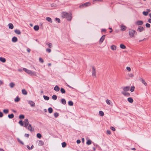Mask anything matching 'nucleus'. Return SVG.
Segmentation results:
<instances>
[{
	"label": "nucleus",
	"mask_w": 151,
	"mask_h": 151,
	"mask_svg": "<svg viewBox=\"0 0 151 151\" xmlns=\"http://www.w3.org/2000/svg\"><path fill=\"white\" fill-rule=\"evenodd\" d=\"M23 122L24 124V127L26 128L28 130L31 132L34 131V129L32 127L31 125L29 123V121L28 119H25Z\"/></svg>",
	"instance_id": "1"
},
{
	"label": "nucleus",
	"mask_w": 151,
	"mask_h": 151,
	"mask_svg": "<svg viewBox=\"0 0 151 151\" xmlns=\"http://www.w3.org/2000/svg\"><path fill=\"white\" fill-rule=\"evenodd\" d=\"M62 17L63 18H66L67 20L70 21L72 18V15L71 14H69L67 13L64 12L62 14Z\"/></svg>",
	"instance_id": "2"
},
{
	"label": "nucleus",
	"mask_w": 151,
	"mask_h": 151,
	"mask_svg": "<svg viewBox=\"0 0 151 151\" xmlns=\"http://www.w3.org/2000/svg\"><path fill=\"white\" fill-rule=\"evenodd\" d=\"M129 37L132 38L134 37L135 36L137 35V33L136 31L130 29L129 31Z\"/></svg>",
	"instance_id": "3"
},
{
	"label": "nucleus",
	"mask_w": 151,
	"mask_h": 151,
	"mask_svg": "<svg viewBox=\"0 0 151 151\" xmlns=\"http://www.w3.org/2000/svg\"><path fill=\"white\" fill-rule=\"evenodd\" d=\"M92 68V75L93 78H96V68L94 66H91Z\"/></svg>",
	"instance_id": "4"
},
{
	"label": "nucleus",
	"mask_w": 151,
	"mask_h": 151,
	"mask_svg": "<svg viewBox=\"0 0 151 151\" xmlns=\"http://www.w3.org/2000/svg\"><path fill=\"white\" fill-rule=\"evenodd\" d=\"M91 5V3L90 2H87L82 4L79 6L80 8H83L85 7L89 6Z\"/></svg>",
	"instance_id": "5"
},
{
	"label": "nucleus",
	"mask_w": 151,
	"mask_h": 151,
	"mask_svg": "<svg viewBox=\"0 0 151 151\" xmlns=\"http://www.w3.org/2000/svg\"><path fill=\"white\" fill-rule=\"evenodd\" d=\"M23 70L27 73L31 75H35L34 73L31 70H28L26 68H23Z\"/></svg>",
	"instance_id": "6"
},
{
	"label": "nucleus",
	"mask_w": 151,
	"mask_h": 151,
	"mask_svg": "<svg viewBox=\"0 0 151 151\" xmlns=\"http://www.w3.org/2000/svg\"><path fill=\"white\" fill-rule=\"evenodd\" d=\"M139 80L145 86H147V83L146 82L145 80L142 78H139Z\"/></svg>",
	"instance_id": "7"
},
{
	"label": "nucleus",
	"mask_w": 151,
	"mask_h": 151,
	"mask_svg": "<svg viewBox=\"0 0 151 151\" xmlns=\"http://www.w3.org/2000/svg\"><path fill=\"white\" fill-rule=\"evenodd\" d=\"M130 89V87L129 86H127L125 87H124L123 89V91H126L127 92L128 91H129Z\"/></svg>",
	"instance_id": "8"
},
{
	"label": "nucleus",
	"mask_w": 151,
	"mask_h": 151,
	"mask_svg": "<svg viewBox=\"0 0 151 151\" xmlns=\"http://www.w3.org/2000/svg\"><path fill=\"white\" fill-rule=\"evenodd\" d=\"M105 35H103L101 37V38H100V40H99L100 43L101 44V43H102L103 42L104 40L105 39Z\"/></svg>",
	"instance_id": "9"
},
{
	"label": "nucleus",
	"mask_w": 151,
	"mask_h": 151,
	"mask_svg": "<svg viewBox=\"0 0 151 151\" xmlns=\"http://www.w3.org/2000/svg\"><path fill=\"white\" fill-rule=\"evenodd\" d=\"M28 103L30 104L32 107H34L35 106V103L32 101H28Z\"/></svg>",
	"instance_id": "10"
},
{
	"label": "nucleus",
	"mask_w": 151,
	"mask_h": 151,
	"mask_svg": "<svg viewBox=\"0 0 151 151\" xmlns=\"http://www.w3.org/2000/svg\"><path fill=\"white\" fill-rule=\"evenodd\" d=\"M136 23V24L138 25H141L143 24V22L142 21L138 20L137 21Z\"/></svg>",
	"instance_id": "11"
},
{
	"label": "nucleus",
	"mask_w": 151,
	"mask_h": 151,
	"mask_svg": "<svg viewBox=\"0 0 151 151\" xmlns=\"http://www.w3.org/2000/svg\"><path fill=\"white\" fill-rule=\"evenodd\" d=\"M120 28L121 30L122 31H124L126 30L127 27L125 26L122 25L120 26Z\"/></svg>",
	"instance_id": "12"
},
{
	"label": "nucleus",
	"mask_w": 151,
	"mask_h": 151,
	"mask_svg": "<svg viewBox=\"0 0 151 151\" xmlns=\"http://www.w3.org/2000/svg\"><path fill=\"white\" fill-rule=\"evenodd\" d=\"M17 40V38L15 37H13L12 39V41L13 42H16Z\"/></svg>",
	"instance_id": "13"
},
{
	"label": "nucleus",
	"mask_w": 151,
	"mask_h": 151,
	"mask_svg": "<svg viewBox=\"0 0 151 151\" xmlns=\"http://www.w3.org/2000/svg\"><path fill=\"white\" fill-rule=\"evenodd\" d=\"M60 88L58 86H56L54 88V90L56 91H58L60 90Z\"/></svg>",
	"instance_id": "14"
},
{
	"label": "nucleus",
	"mask_w": 151,
	"mask_h": 151,
	"mask_svg": "<svg viewBox=\"0 0 151 151\" xmlns=\"http://www.w3.org/2000/svg\"><path fill=\"white\" fill-rule=\"evenodd\" d=\"M127 100L130 103H132L133 102V100L131 97H129L127 99Z\"/></svg>",
	"instance_id": "15"
},
{
	"label": "nucleus",
	"mask_w": 151,
	"mask_h": 151,
	"mask_svg": "<svg viewBox=\"0 0 151 151\" xmlns=\"http://www.w3.org/2000/svg\"><path fill=\"white\" fill-rule=\"evenodd\" d=\"M0 61L3 63H5L6 61V59L2 57H0Z\"/></svg>",
	"instance_id": "16"
},
{
	"label": "nucleus",
	"mask_w": 151,
	"mask_h": 151,
	"mask_svg": "<svg viewBox=\"0 0 151 151\" xmlns=\"http://www.w3.org/2000/svg\"><path fill=\"white\" fill-rule=\"evenodd\" d=\"M137 30H138L139 32H141L144 30V29L143 27L139 26L138 27Z\"/></svg>",
	"instance_id": "17"
},
{
	"label": "nucleus",
	"mask_w": 151,
	"mask_h": 151,
	"mask_svg": "<svg viewBox=\"0 0 151 151\" xmlns=\"http://www.w3.org/2000/svg\"><path fill=\"white\" fill-rule=\"evenodd\" d=\"M22 93L24 95H26L27 94V92L25 89H23L22 90Z\"/></svg>",
	"instance_id": "18"
},
{
	"label": "nucleus",
	"mask_w": 151,
	"mask_h": 151,
	"mask_svg": "<svg viewBox=\"0 0 151 151\" xmlns=\"http://www.w3.org/2000/svg\"><path fill=\"white\" fill-rule=\"evenodd\" d=\"M46 19L48 21V22H49L50 23L52 22V20L49 17H47L46 18Z\"/></svg>",
	"instance_id": "19"
},
{
	"label": "nucleus",
	"mask_w": 151,
	"mask_h": 151,
	"mask_svg": "<svg viewBox=\"0 0 151 151\" xmlns=\"http://www.w3.org/2000/svg\"><path fill=\"white\" fill-rule=\"evenodd\" d=\"M9 26V29H13L14 28V26L13 24L12 23H9L8 24Z\"/></svg>",
	"instance_id": "20"
},
{
	"label": "nucleus",
	"mask_w": 151,
	"mask_h": 151,
	"mask_svg": "<svg viewBox=\"0 0 151 151\" xmlns=\"http://www.w3.org/2000/svg\"><path fill=\"white\" fill-rule=\"evenodd\" d=\"M39 27L38 25H35L34 27V29L35 31H37L39 29Z\"/></svg>",
	"instance_id": "21"
},
{
	"label": "nucleus",
	"mask_w": 151,
	"mask_h": 151,
	"mask_svg": "<svg viewBox=\"0 0 151 151\" xmlns=\"http://www.w3.org/2000/svg\"><path fill=\"white\" fill-rule=\"evenodd\" d=\"M18 35H20L21 33V32L19 30L16 29L14 31Z\"/></svg>",
	"instance_id": "22"
},
{
	"label": "nucleus",
	"mask_w": 151,
	"mask_h": 151,
	"mask_svg": "<svg viewBox=\"0 0 151 151\" xmlns=\"http://www.w3.org/2000/svg\"><path fill=\"white\" fill-rule=\"evenodd\" d=\"M61 102L63 104H66V102L65 99H62L61 100Z\"/></svg>",
	"instance_id": "23"
},
{
	"label": "nucleus",
	"mask_w": 151,
	"mask_h": 151,
	"mask_svg": "<svg viewBox=\"0 0 151 151\" xmlns=\"http://www.w3.org/2000/svg\"><path fill=\"white\" fill-rule=\"evenodd\" d=\"M111 49L113 50H115L116 49V47L115 45H113L111 46Z\"/></svg>",
	"instance_id": "24"
},
{
	"label": "nucleus",
	"mask_w": 151,
	"mask_h": 151,
	"mask_svg": "<svg viewBox=\"0 0 151 151\" xmlns=\"http://www.w3.org/2000/svg\"><path fill=\"white\" fill-rule=\"evenodd\" d=\"M44 145L43 142L42 140H40L39 142L38 145L39 146H42Z\"/></svg>",
	"instance_id": "25"
},
{
	"label": "nucleus",
	"mask_w": 151,
	"mask_h": 151,
	"mask_svg": "<svg viewBox=\"0 0 151 151\" xmlns=\"http://www.w3.org/2000/svg\"><path fill=\"white\" fill-rule=\"evenodd\" d=\"M15 85V84L13 82L10 83L9 84V86L11 88H13L14 86Z\"/></svg>",
	"instance_id": "26"
},
{
	"label": "nucleus",
	"mask_w": 151,
	"mask_h": 151,
	"mask_svg": "<svg viewBox=\"0 0 151 151\" xmlns=\"http://www.w3.org/2000/svg\"><path fill=\"white\" fill-rule=\"evenodd\" d=\"M120 48L122 49H125L126 48L125 46L123 44H120Z\"/></svg>",
	"instance_id": "27"
},
{
	"label": "nucleus",
	"mask_w": 151,
	"mask_h": 151,
	"mask_svg": "<svg viewBox=\"0 0 151 151\" xmlns=\"http://www.w3.org/2000/svg\"><path fill=\"white\" fill-rule=\"evenodd\" d=\"M8 117L10 119H12L14 117V115L13 114H9Z\"/></svg>",
	"instance_id": "28"
},
{
	"label": "nucleus",
	"mask_w": 151,
	"mask_h": 151,
	"mask_svg": "<svg viewBox=\"0 0 151 151\" xmlns=\"http://www.w3.org/2000/svg\"><path fill=\"white\" fill-rule=\"evenodd\" d=\"M92 143V141L90 139L88 140L87 141L86 143L87 145H91Z\"/></svg>",
	"instance_id": "29"
},
{
	"label": "nucleus",
	"mask_w": 151,
	"mask_h": 151,
	"mask_svg": "<svg viewBox=\"0 0 151 151\" xmlns=\"http://www.w3.org/2000/svg\"><path fill=\"white\" fill-rule=\"evenodd\" d=\"M20 98L18 97H17L14 99V101L15 102H18L20 100Z\"/></svg>",
	"instance_id": "30"
},
{
	"label": "nucleus",
	"mask_w": 151,
	"mask_h": 151,
	"mask_svg": "<svg viewBox=\"0 0 151 151\" xmlns=\"http://www.w3.org/2000/svg\"><path fill=\"white\" fill-rule=\"evenodd\" d=\"M48 111L50 113H51L52 112L53 110L51 107H50L48 109Z\"/></svg>",
	"instance_id": "31"
},
{
	"label": "nucleus",
	"mask_w": 151,
	"mask_h": 151,
	"mask_svg": "<svg viewBox=\"0 0 151 151\" xmlns=\"http://www.w3.org/2000/svg\"><path fill=\"white\" fill-rule=\"evenodd\" d=\"M134 88H135L134 86H132L131 87V88L130 89V91L132 92L134 91Z\"/></svg>",
	"instance_id": "32"
},
{
	"label": "nucleus",
	"mask_w": 151,
	"mask_h": 151,
	"mask_svg": "<svg viewBox=\"0 0 151 151\" xmlns=\"http://www.w3.org/2000/svg\"><path fill=\"white\" fill-rule=\"evenodd\" d=\"M60 91L62 93H65V90L63 88H61Z\"/></svg>",
	"instance_id": "33"
},
{
	"label": "nucleus",
	"mask_w": 151,
	"mask_h": 151,
	"mask_svg": "<svg viewBox=\"0 0 151 151\" xmlns=\"http://www.w3.org/2000/svg\"><path fill=\"white\" fill-rule=\"evenodd\" d=\"M127 93H128V92L126 91H122L121 92L122 94L125 96H127Z\"/></svg>",
	"instance_id": "34"
},
{
	"label": "nucleus",
	"mask_w": 151,
	"mask_h": 151,
	"mask_svg": "<svg viewBox=\"0 0 151 151\" xmlns=\"http://www.w3.org/2000/svg\"><path fill=\"white\" fill-rule=\"evenodd\" d=\"M68 105L70 106H73V103L72 101H69L68 102Z\"/></svg>",
	"instance_id": "35"
},
{
	"label": "nucleus",
	"mask_w": 151,
	"mask_h": 151,
	"mask_svg": "<svg viewBox=\"0 0 151 151\" xmlns=\"http://www.w3.org/2000/svg\"><path fill=\"white\" fill-rule=\"evenodd\" d=\"M62 147H65L66 146V143L65 142H64L62 143Z\"/></svg>",
	"instance_id": "36"
},
{
	"label": "nucleus",
	"mask_w": 151,
	"mask_h": 151,
	"mask_svg": "<svg viewBox=\"0 0 151 151\" xmlns=\"http://www.w3.org/2000/svg\"><path fill=\"white\" fill-rule=\"evenodd\" d=\"M99 115L102 116H103L104 115V113L102 111H100L99 112Z\"/></svg>",
	"instance_id": "37"
},
{
	"label": "nucleus",
	"mask_w": 151,
	"mask_h": 151,
	"mask_svg": "<svg viewBox=\"0 0 151 151\" xmlns=\"http://www.w3.org/2000/svg\"><path fill=\"white\" fill-rule=\"evenodd\" d=\"M43 97H44V99H45V100H48L49 99V97H48L47 96H44Z\"/></svg>",
	"instance_id": "38"
},
{
	"label": "nucleus",
	"mask_w": 151,
	"mask_h": 151,
	"mask_svg": "<svg viewBox=\"0 0 151 151\" xmlns=\"http://www.w3.org/2000/svg\"><path fill=\"white\" fill-rule=\"evenodd\" d=\"M111 101L109 99H107L106 100V103L108 105H110L111 104Z\"/></svg>",
	"instance_id": "39"
},
{
	"label": "nucleus",
	"mask_w": 151,
	"mask_h": 151,
	"mask_svg": "<svg viewBox=\"0 0 151 151\" xmlns=\"http://www.w3.org/2000/svg\"><path fill=\"white\" fill-rule=\"evenodd\" d=\"M37 137L39 138H41L42 137V135L40 133H37Z\"/></svg>",
	"instance_id": "40"
},
{
	"label": "nucleus",
	"mask_w": 151,
	"mask_h": 151,
	"mask_svg": "<svg viewBox=\"0 0 151 151\" xmlns=\"http://www.w3.org/2000/svg\"><path fill=\"white\" fill-rule=\"evenodd\" d=\"M52 98L53 99H54V100H56V99H57V97L56 95H53V96H52Z\"/></svg>",
	"instance_id": "41"
},
{
	"label": "nucleus",
	"mask_w": 151,
	"mask_h": 151,
	"mask_svg": "<svg viewBox=\"0 0 151 151\" xmlns=\"http://www.w3.org/2000/svg\"><path fill=\"white\" fill-rule=\"evenodd\" d=\"M143 15H144L145 16H147L148 14V12H145L144 11L143 12Z\"/></svg>",
	"instance_id": "42"
},
{
	"label": "nucleus",
	"mask_w": 151,
	"mask_h": 151,
	"mask_svg": "<svg viewBox=\"0 0 151 151\" xmlns=\"http://www.w3.org/2000/svg\"><path fill=\"white\" fill-rule=\"evenodd\" d=\"M19 124L22 126H23L24 125L23 123L22 120H20L19 122Z\"/></svg>",
	"instance_id": "43"
},
{
	"label": "nucleus",
	"mask_w": 151,
	"mask_h": 151,
	"mask_svg": "<svg viewBox=\"0 0 151 151\" xmlns=\"http://www.w3.org/2000/svg\"><path fill=\"white\" fill-rule=\"evenodd\" d=\"M24 118V116L23 115H20L19 116V118L20 119H23Z\"/></svg>",
	"instance_id": "44"
},
{
	"label": "nucleus",
	"mask_w": 151,
	"mask_h": 151,
	"mask_svg": "<svg viewBox=\"0 0 151 151\" xmlns=\"http://www.w3.org/2000/svg\"><path fill=\"white\" fill-rule=\"evenodd\" d=\"M17 139L18 142H19L20 144H21L22 145L24 144L23 142L22 141H21L19 138H17Z\"/></svg>",
	"instance_id": "45"
},
{
	"label": "nucleus",
	"mask_w": 151,
	"mask_h": 151,
	"mask_svg": "<svg viewBox=\"0 0 151 151\" xmlns=\"http://www.w3.org/2000/svg\"><path fill=\"white\" fill-rule=\"evenodd\" d=\"M8 110L7 109H5L3 110V112L5 114L8 113Z\"/></svg>",
	"instance_id": "46"
},
{
	"label": "nucleus",
	"mask_w": 151,
	"mask_h": 151,
	"mask_svg": "<svg viewBox=\"0 0 151 151\" xmlns=\"http://www.w3.org/2000/svg\"><path fill=\"white\" fill-rule=\"evenodd\" d=\"M39 60L40 62L42 63H43L44 62V60L42 58H40Z\"/></svg>",
	"instance_id": "47"
},
{
	"label": "nucleus",
	"mask_w": 151,
	"mask_h": 151,
	"mask_svg": "<svg viewBox=\"0 0 151 151\" xmlns=\"http://www.w3.org/2000/svg\"><path fill=\"white\" fill-rule=\"evenodd\" d=\"M47 45L49 47L51 48L52 47V44L51 43H49Z\"/></svg>",
	"instance_id": "48"
},
{
	"label": "nucleus",
	"mask_w": 151,
	"mask_h": 151,
	"mask_svg": "<svg viewBox=\"0 0 151 151\" xmlns=\"http://www.w3.org/2000/svg\"><path fill=\"white\" fill-rule=\"evenodd\" d=\"M54 116L56 117H57L59 115L57 113H55L54 114Z\"/></svg>",
	"instance_id": "49"
},
{
	"label": "nucleus",
	"mask_w": 151,
	"mask_h": 151,
	"mask_svg": "<svg viewBox=\"0 0 151 151\" xmlns=\"http://www.w3.org/2000/svg\"><path fill=\"white\" fill-rule=\"evenodd\" d=\"M57 22H58L59 23H60V20L59 18H55Z\"/></svg>",
	"instance_id": "50"
},
{
	"label": "nucleus",
	"mask_w": 151,
	"mask_h": 151,
	"mask_svg": "<svg viewBox=\"0 0 151 151\" xmlns=\"http://www.w3.org/2000/svg\"><path fill=\"white\" fill-rule=\"evenodd\" d=\"M145 26L148 28L150 27V25L149 23H146L145 24Z\"/></svg>",
	"instance_id": "51"
},
{
	"label": "nucleus",
	"mask_w": 151,
	"mask_h": 151,
	"mask_svg": "<svg viewBox=\"0 0 151 151\" xmlns=\"http://www.w3.org/2000/svg\"><path fill=\"white\" fill-rule=\"evenodd\" d=\"M110 128L113 131H115V129L114 127H111Z\"/></svg>",
	"instance_id": "52"
},
{
	"label": "nucleus",
	"mask_w": 151,
	"mask_h": 151,
	"mask_svg": "<svg viewBox=\"0 0 151 151\" xmlns=\"http://www.w3.org/2000/svg\"><path fill=\"white\" fill-rule=\"evenodd\" d=\"M126 69L129 72L131 71V69L130 67H126Z\"/></svg>",
	"instance_id": "53"
},
{
	"label": "nucleus",
	"mask_w": 151,
	"mask_h": 151,
	"mask_svg": "<svg viewBox=\"0 0 151 151\" xmlns=\"http://www.w3.org/2000/svg\"><path fill=\"white\" fill-rule=\"evenodd\" d=\"M106 133L108 134H111V132L109 130H107L106 131Z\"/></svg>",
	"instance_id": "54"
},
{
	"label": "nucleus",
	"mask_w": 151,
	"mask_h": 151,
	"mask_svg": "<svg viewBox=\"0 0 151 151\" xmlns=\"http://www.w3.org/2000/svg\"><path fill=\"white\" fill-rule=\"evenodd\" d=\"M46 51L47 52H48L49 53H50L51 51V50L50 49L48 48L46 49Z\"/></svg>",
	"instance_id": "55"
},
{
	"label": "nucleus",
	"mask_w": 151,
	"mask_h": 151,
	"mask_svg": "<svg viewBox=\"0 0 151 151\" xmlns=\"http://www.w3.org/2000/svg\"><path fill=\"white\" fill-rule=\"evenodd\" d=\"M52 7H56V5L54 4H52L51 5Z\"/></svg>",
	"instance_id": "56"
},
{
	"label": "nucleus",
	"mask_w": 151,
	"mask_h": 151,
	"mask_svg": "<svg viewBox=\"0 0 151 151\" xmlns=\"http://www.w3.org/2000/svg\"><path fill=\"white\" fill-rule=\"evenodd\" d=\"M129 76L130 77L132 78L134 76V75L132 73H130L129 74Z\"/></svg>",
	"instance_id": "57"
},
{
	"label": "nucleus",
	"mask_w": 151,
	"mask_h": 151,
	"mask_svg": "<svg viewBox=\"0 0 151 151\" xmlns=\"http://www.w3.org/2000/svg\"><path fill=\"white\" fill-rule=\"evenodd\" d=\"M93 2H94L96 1H99L100 2H103V0H93Z\"/></svg>",
	"instance_id": "58"
},
{
	"label": "nucleus",
	"mask_w": 151,
	"mask_h": 151,
	"mask_svg": "<svg viewBox=\"0 0 151 151\" xmlns=\"http://www.w3.org/2000/svg\"><path fill=\"white\" fill-rule=\"evenodd\" d=\"M25 136L27 137H29V134H25Z\"/></svg>",
	"instance_id": "59"
},
{
	"label": "nucleus",
	"mask_w": 151,
	"mask_h": 151,
	"mask_svg": "<svg viewBox=\"0 0 151 151\" xmlns=\"http://www.w3.org/2000/svg\"><path fill=\"white\" fill-rule=\"evenodd\" d=\"M3 114L1 112H0V117H2L3 116Z\"/></svg>",
	"instance_id": "60"
},
{
	"label": "nucleus",
	"mask_w": 151,
	"mask_h": 151,
	"mask_svg": "<svg viewBox=\"0 0 151 151\" xmlns=\"http://www.w3.org/2000/svg\"><path fill=\"white\" fill-rule=\"evenodd\" d=\"M81 142V140L79 139H78L77 140V143H78V144H79Z\"/></svg>",
	"instance_id": "61"
},
{
	"label": "nucleus",
	"mask_w": 151,
	"mask_h": 151,
	"mask_svg": "<svg viewBox=\"0 0 151 151\" xmlns=\"http://www.w3.org/2000/svg\"><path fill=\"white\" fill-rule=\"evenodd\" d=\"M3 84V81L1 80H0V85Z\"/></svg>",
	"instance_id": "62"
},
{
	"label": "nucleus",
	"mask_w": 151,
	"mask_h": 151,
	"mask_svg": "<svg viewBox=\"0 0 151 151\" xmlns=\"http://www.w3.org/2000/svg\"><path fill=\"white\" fill-rule=\"evenodd\" d=\"M27 148L29 150H30L31 149H30V147L29 146V145H27Z\"/></svg>",
	"instance_id": "63"
},
{
	"label": "nucleus",
	"mask_w": 151,
	"mask_h": 151,
	"mask_svg": "<svg viewBox=\"0 0 151 151\" xmlns=\"http://www.w3.org/2000/svg\"><path fill=\"white\" fill-rule=\"evenodd\" d=\"M148 22L151 23V19H149L148 20Z\"/></svg>",
	"instance_id": "64"
}]
</instances>
